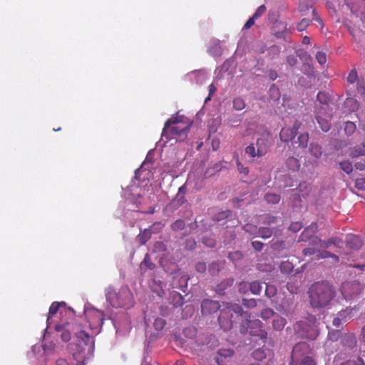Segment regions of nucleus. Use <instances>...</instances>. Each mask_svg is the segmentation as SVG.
<instances>
[{"label":"nucleus","mask_w":365,"mask_h":365,"mask_svg":"<svg viewBox=\"0 0 365 365\" xmlns=\"http://www.w3.org/2000/svg\"><path fill=\"white\" fill-rule=\"evenodd\" d=\"M310 304L314 308L326 307L334 297L333 288L328 284L317 282L309 291Z\"/></svg>","instance_id":"1"},{"label":"nucleus","mask_w":365,"mask_h":365,"mask_svg":"<svg viewBox=\"0 0 365 365\" xmlns=\"http://www.w3.org/2000/svg\"><path fill=\"white\" fill-rule=\"evenodd\" d=\"M192 125V122L182 115L171 117L165 124L162 135H166L170 131L173 135L184 140Z\"/></svg>","instance_id":"2"},{"label":"nucleus","mask_w":365,"mask_h":365,"mask_svg":"<svg viewBox=\"0 0 365 365\" xmlns=\"http://www.w3.org/2000/svg\"><path fill=\"white\" fill-rule=\"evenodd\" d=\"M219 316V323L224 330H229L232 327V318L241 314L242 308L237 304H223Z\"/></svg>","instance_id":"3"},{"label":"nucleus","mask_w":365,"mask_h":365,"mask_svg":"<svg viewBox=\"0 0 365 365\" xmlns=\"http://www.w3.org/2000/svg\"><path fill=\"white\" fill-rule=\"evenodd\" d=\"M294 329L300 336L309 339H315L319 334L317 319L314 316H309L306 320L297 322Z\"/></svg>","instance_id":"4"},{"label":"nucleus","mask_w":365,"mask_h":365,"mask_svg":"<svg viewBox=\"0 0 365 365\" xmlns=\"http://www.w3.org/2000/svg\"><path fill=\"white\" fill-rule=\"evenodd\" d=\"M78 343L76 346L78 350L73 353V359L76 361V365H84L83 362L86 359L85 351L86 347L88 349L93 348V342L89 344L90 336L83 331L76 333Z\"/></svg>","instance_id":"5"},{"label":"nucleus","mask_w":365,"mask_h":365,"mask_svg":"<svg viewBox=\"0 0 365 365\" xmlns=\"http://www.w3.org/2000/svg\"><path fill=\"white\" fill-rule=\"evenodd\" d=\"M269 148V140L265 138L257 140L255 144H250L245 148V153L252 158L264 155Z\"/></svg>","instance_id":"6"},{"label":"nucleus","mask_w":365,"mask_h":365,"mask_svg":"<svg viewBox=\"0 0 365 365\" xmlns=\"http://www.w3.org/2000/svg\"><path fill=\"white\" fill-rule=\"evenodd\" d=\"M317 237H314L312 240V247H307L303 250V253L304 255L311 256L317 254V259H323L327 257L333 258L336 262H338L339 257L333 254H331L329 251L322 250L324 248H319V244L314 242V240Z\"/></svg>","instance_id":"7"},{"label":"nucleus","mask_w":365,"mask_h":365,"mask_svg":"<svg viewBox=\"0 0 365 365\" xmlns=\"http://www.w3.org/2000/svg\"><path fill=\"white\" fill-rule=\"evenodd\" d=\"M331 116V110L327 105H324L321 108L317 109V120L323 131L327 132L329 130Z\"/></svg>","instance_id":"8"},{"label":"nucleus","mask_w":365,"mask_h":365,"mask_svg":"<svg viewBox=\"0 0 365 365\" xmlns=\"http://www.w3.org/2000/svg\"><path fill=\"white\" fill-rule=\"evenodd\" d=\"M346 81L349 86H353L354 87L355 85L356 92L359 95L364 96L365 94V85L364 80L358 76L356 68H352L349 71L346 77Z\"/></svg>","instance_id":"9"},{"label":"nucleus","mask_w":365,"mask_h":365,"mask_svg":"<svg viewBox=\"0 0 365 365\" xmlns=\"http://www.w3.org/2000/svg\"><path fill=\"white\" fill-rule=\"evenodd\" d=\"M361 289V286L357 282H347L342 284L341 292L345 299H351L357 295Z\"/></svg>","instance_id":"10"},{"label":"nucleus","mask_w":365,"mask_h":365,"mask_svg":"<svg viewBox=\"0 0 365 365\" xmlns=\"http://www.w3.org/2000/svg\"><path fill=\"white\" fill-rule=\"evenodd\" d=\"M86 315L91 327H98L102 325L104 314L101 311L97 309H89L86 311Z\"/></svg>","instance_id":"11"},{"label":"nucleus","mask_w":365,"mask_h":365,"mask_svg":"<svg viewBox=\"0 0 365 365\" xmlns=\"http://www.w3.org/2000/svg\"><path fill=\"white\" fill-rule=\"evenodd\" d=\"M314 242L319 244V248L329 249L334 252L336 251L334 248L340 249L344 245L343 241L337 237H332L327 241H322L320 239L316 238Z\"/></svg>","instance_id":"12"},{"label":"nucleus","mask_w":365,"mask_h":365,"mask_svg":"<svg viewBox=\"0 0 365 365\" xmlns=\"http://www.w3.org/2000/svg\"><path fill=\"white\" fill-rule=\"evenodd\" d=\"M201 307L204 314H210L218 310L221 305L216 301L205 299L202 302Z\"/></svg>","instance_id":"13"},{"label":"nucleus","mask_w":365,"mask_h":365,"mask_svg":"<svg viewBox=\"0 0 365 365\" xmlns=\"http://www.w3.org/2000/svg\"><path fill=\"white\" fill-rule=\"evenodd\" d=\"M261 322L259 320H247V327L250 329V333L252 335H257L259 336L261 339L266 338L267 333L262 329H255V327H259Z\"/></svg>","instance_id":"14"},{"label":"nucleus","mask_w":365,"mask_h":365,"mask_svg":"<svg viewBox=\"0 0 365 365\" xmlns=\"http://www.w3.org/2000/svg\"><path fill=\"white\" fill-rule=\"evenodd\" d=\"M346 245L350 250H356L361 247L362 242L358 236L349 235L346 237Z\"/></svg>","instance_id":"15"},{"label":"nucleus","mask_w":365,"mask_h":365,"mask_svg":"<svg viewBox=\"0 0 365 365\" xmlns=\"http://www.w3.org/2000/svg\"><path fill=\"white\" fill-rule=\"evenodd\" d=\"M297 130L295 127L282 128L279 134L280 139L284 142L292 140L297 135Z\"/></svg>","instance_id":"16"},{"label":"nucleus","mask_w":365,"mask_h":365,"mask_svg":"<svg viewBox=\"0 0 365 365\" xmlns=\"http://www.w3.org/2000/svg\"><path fill=\"white\" fill-rule=\"evenodd\" d=\"M71 325L67 324L66 325H56V330L61 331V337L63 341H68L71 339Z\"/></svg>","instance_id":"17"},{"label":"nucleus","mask_w":365,"mask_h":365,"mask_svg":"<svg viewBox=\"0 0 365 365\" xmlns=\"http://www.w3.org/2000/svg\"><path fill=\"white\" fill-rule=\"evenodd\" d=\"M353 311V309H346L340 312L338 316L333 319V324L336 327H339L342 321H346L347 318H350V315Z\"/></svg>","instance_id":"18"},{"label":"nucleus","mask_w":365,"mask_h":365,"mask_svg":"<svg viewBox=\"0 0 365 365\" xmlns=\"http://www.w3.org/2000/svg\"><path fill=\"white\" fill-rule=\"evenodd\" d=\"M348 154L352 158H359L360 156L365 155V149L362 144L355 145L349 148Z\"/></svg>","instance_id":"19"},{"label":"nucleus","mask_w":365,"mask_h":365,"mask_svg":"<svg viewBox=\"0 0 365 365\" xmlns=\"http://www.w3.org/2000/svg\"><path fill=\"white\" fill-rule=\"evenodd\" d=\"M107 299L113 307H124L125 304L120 299V297L115 293H108Z\"/></svg>","instance_id":"20"},{"label":"nucleus","mask_w":365,"mask_h":365,"mask_svg":"<svg viewBox=\"0 0 365 365\" xmlns=\"http://www.w3.org/2000/svg\"><path fill=\"white\" fill-rule=\"evenodd\" d=\"M309 151L316 159H319L322 154V148L316 143H311L309 145Z\"/></svg>","instance_id":"21"},{"label":"nucleus","mask_w":365,"mask_h":365,"mask_svg":"<svg viewBox=\"0 0 365 365\" xmlns=\"http://www.w3.org/2000/svg\"><path fill=\"white\" fill-rule=\"evenodd\" d=\"M344 106L348 108L349 111H354L359 108L357 101L352 97H349L346 99L344 101Z\"/></svg>","instance_id":"22"},{"label":"nucleus","mask_w":365,"mask_h":365,"mask_svg":"<svg viewBox=\"0 0 365 365\" xmlns=\"http://www.w3.org/2000/svg\"><path fill=\"white\" fill-rule=\"evenodd\" d=\"M61 305H65V303L64 302H61V303L53 302L51 304V305L49 308L48 316V319H47L48 323H49V321H50L51 317L57 312L60 306H61Z\"/></svg>","instance_id":"23"},{"label":"nucleus","mask_w":365,"mask_h":365,"mask_svg":"<svg viewBox=\"0 0 365 365\" xmlns=\"http://www.w3.org/2000/svg\"><path fill=\"white\" fill-rule=\"evenodd\" d=\"M272 324L274 329L281 330L285 325V320L277 315L274 317Z\"/></svg>","instance_id":"24"},{"label":"nucleus","mask_w":365,"mask_h":365,"mask_svg":"<svg viewBox=\"0 0 365 365\" xmlns=\"http://www.w3.org/2000/svg\"><path fill=\"white\" fill-rule=\"evenodd\" d=\"M340 168L346 173L349 174L353 170V166L351 162L345 160L339 163Z\"/></svg>","instance_id":"25"},{"label":"nucleus","mask_w":365,"mask_h":365,"mask_svg":"<svg viewBox=\"0 0 365 365\" xmlns=\"http://www.w3.org/2000/svg\"><path fill=\"white\" fill-rule=\"evenodd\" d=\"M308 140H309V135H308V133H305L301 134L298 137L297 143H298L299 146H300L302 148H305L307 145Z\"/></svg>","instance_id":"26"},{"label":"nucleus","mask_w":365,"mask_h":365,"mask_svg":"<svg viewBox=\"0 0 365 365\" xmlns=\"http://www.w3.org/2000/svg\"><path fill=\"white\" fill-rule=\"evenodd\" d=\"M245 107V103L241 98H236L233 100V108L236 110H242Z\"/></svg>","instance_id":"27"},{"label":"nucleus","mask_w":365,"mask_h":365,"mask_svg":"<svg viewBox=\"0 0 365 365\" xmlns=\"http://www.w3.org/2000/svg\"><path fill=\"white\" fill-rule=\"evenodd\" d=\"M317 101L321 104L319 108H321L324 105H327L331 110L330 106L328 104V97L324 93L319 92L317 94Z\"/></svg>","instance_id":"28"},{"label":"nucleus","mask_w":365,"mask_h":365,"mask_svg":"<svg viewBox=\"0 0 365 365\" xmlns=\"http://www.w3.org/2000/svg\"><path fill=\"white\" fill-rule=\"evenodd\" d=\"M264 197L267 202L272 204L278 203L280 200L279 195L273 193H268Z\"/></svg>","instance_id":"29"},{"label":"nucleus","mask_w":365,"mask_h":365,"mask_svg":"<svg viewBox=\"0 0 365 365\" xmlns=\"http://www.w3.org/2000/svg\"><path fill=\"white\" fill-rule=\"evenodd\" d=\"M257 236H259L262 238H269L272 236V231L270 229L267 227H262L258 230L257 231Z\"/></svg>","instance_id":"30"},{"label":"nucleus","mask_w":365,"mask_h":365,"mask_svg":"<svg viewBox=\"0 0 365 365\" xmlns=\"http://www.w3.org/2000/svg\"><path fill=\"white\" fill-rule=\"evenodd\" d=\"M356 130V125L353 122L347 121L345 124L344 131L346 135H352Z\"/></svg>","instance_id":"31"},{"label":"nucleus","mask_w":365,"mask_h":365,"mask_svg":"<svg viewBox=\"0 0 365 365\" xmlns=\"http://www.w3.org/2000/svg\"><path fill=\"white\" fill-rule=\"evenodd\" d=\"M250 288L252 294H259L262 289V286L258 282H252L250 284Z\"/></svg>","instance_id":"32"},{"label":"nucleus","mask_w":365,"mask_h":365,"mask_svg":"<svg viewBox=\"0 0 365 365\" xmlns=\"http://www.w3.org/2000/svg\"><path fill=\"white\" fill-rule=\"evenodd\" d=\"M252 356L257 361H261L266 357V354L264 350L258 349L252 353Z\"/></svg>","instance_id":"33"},{"label":"nucleus","mask_w":365,"mask_h":365,"mask_svg":"<svg viewBox=\"0 0 365 365\" xmlns=\"http://www.w3.org/2000/svg\"><path fill=\"white\" fill-rule=\"evenodd\" d=\"M269 93H270V97L272 99L278 100L279 98L280 94H279V89L274 85H272L270 87Z\"/></svg>","instance_id":"34"},{"label":"nucleus","mask_w":365,"mask_h":365,"mask_svg":"<svg viewBox=\"0 0 365 365\" xmlns=\"http://www.w3.org/2000/svg\"><path fill=\"white\" fill-rule=\"evenodd\" d=\"M274 316V312L272 309L267 308L262 311L261 317L264 319H267Z\"/></svg>","instance_id":"35"},{"label":"nucleus","mask_w":365,"mask_h":365,"mask_svg":"<svg viewBox=\"0 0 365 365\" xmlns=\"http://www.w3.org/2000/svg\"><path fill=\"white\" fill-rule=\"evenodd\" d=\"M316 59L321 65L327 62V56L324 52L318 51L316 54Z\"/></svg>","instance_id":"36"},{"label":"nucleus","mask_w":365,"mask_h":365,"mask_svg":"<svg viewBox=\"0 0 365 365\" xmlns=\"http://www.w3.org/2000/svg\"><path fill=\"white\" fill-rule=\"evenodd\" d=\"M310 21L307 19H303L297 25V30L302 31L306 29L309 26Z\"/></svg>","instance_id":"37"},{"label":"nucleus","mask_w":365,"mask_h":365,"mask_svg":"<svg viewBox=\"0 0 365 365\" xmlns=\"http://www.w3.org/2000/svg\"><path fill=\"white\" fill-rule=\"evenodd\" d=\"M244 229H245V232H249L252 235L257 236L258 234L257 233L258 230L254 225H247L245 226Z\"/></svg>","instance_id":"38"},{"label":"nucleus","mask_w":365,"mask_h":365,"mask_svg":"<svg viewBox=\"0 0 365 365\" xmlns=\"http://www.w3.org/2000/svg\"><path fill=\"white\" fill-rule=\"evenodd\" d=\"M316 230H317V225L313 223L304 231V232L302 233V236L311 235L314 234L316 232Z\"/></svg>","instance_id":"39"},{"label":"nucleus","mask_w":365,"mask_h":365,"mask_svg":"<svg viewBox=\"0 0 365 365\" xmlns=\"http://www.w3.org/2000/svg\"><path fill=\"white\" fill-rule=\"evenodd\" d=\"M165 324L164 319L158 318L154 322V327L157 330H161Z\"/></svg>","instance_id":"40"},{"label":"nucleus","mask_w":365,"mask_h":365,"mask_svg":"<svg viewBox=\"0 0 365 365\" xmlns=\"http://www.w3.org/2000/svg\"><path fill=\"white\" fill-rule=\"evenodd\" d=\"M209 51L214 56H219L221 53V48L218 43H216L209 49Z\"/></svg>","instance_id":"41"},{"label":"nucleus","mask_w":365,"mask_h":365,"mask_svg":"<svg viewBox=\"0 0 365 365\" xmlns=\"http://www.w3.org/2000/svg\"><path fill=\"white\" fill-rule=\"evenodd\" d=\"M266 11V7L264 5H261L260 6H259L257 8V9L256 10L255 13L253 15V17L255 19H257L259 18V16H261Z\"/></svg>","instance_id":"42"},{"label":"nucleus","mask_w":365,"mask_h":365,"mask_svg":"<svg viewBox=\"0 0 365 365\" xmlns=\"http://www.w3.org/2000/svg\"><path fill=\"white\" fill-rule=\"evenodd\" d=\"M282 272H288L292 269V265L288 262H283L280 265Z\"/></svg>","instance_id":"43"},{"label":"nucleus","mask_w":365,"mask_h":365,"mask_svg":"<svg viewBox=\"0 0 365 365\" xmlns=\"http://www.w3.org/2000/svg\"><path fill=\"white\" fill-rule=\"evenodd\" d=\"M355 184L358 189L365 190V178H358Z\"/></svg>","instance_id":"44"},{"label":"nucleus","mask_w":365,"mask_h":365,"mask_svg":"<svg viewBox=\"0 0 365 365\" xmlns=\"http://www.w3.org/2000/svg\"><path fill=\"white\" fill-rule=\"evenodd\" d=\"M219 355L221 357H230L233 355V351L230 349H221L219 351Z\"/></svg>","instance_id":"45"},{"label":"nucleus","mask_w":365,"mask_h":365,"mask_svg":"<svg viewBox=\"0 0 365 365\" xmlns=\"http://www.w3.org/2000/svg\"><path fill=\"white\" fill-rule=\"evenodd\" d=\"M299 365H315V363L312 358L306 356L301 361Z\"/></svg>","instance_id":"46"},{"label":"nucleus","mask_w":365,"mask_h":365,"mask_svg":"<svg viewBox=\"0 0 365 365\" xmlns=\"http://www.w3.org/2000/svg\"><path fill=\"white\" fill-rule=\"evenodd\" d=\"M288 165H292L294 166L293 169H297L299 166L298 160L294 158H290L287 160Z\"/></svg>","instance_id":"47"},{"label":"nucleus","mask_w":365,"mask_h":365,"mask_svg":"<svg viewBox=\"0 0 365 365\" xmlns=\"http://www.w3.org/2000/svg\"><path fill=\"white\" fill-rule=\"evenodd\" d=\"M287 63L291 66H294L297 63V57L294 56H289L287 57Z\"/></svg>","instance_id":"48"},{"label":"nucleus","mask_w":365,"mask_h":365,"mask_svg":"<svg viewBox=\"0 0 365 365\" xmlns=\"http://www.w3.org/2000/svg\"><path fill=\"white\" fill-rule=\"evenodd\" d=\"M196 269L199 272H203L206 269V264L205 262H198L196 264Z\"/></svg>","instance_id":"49"},{"label":"nucleus","mask_w":365,"mask_h":365,"mask_svg":"<svg viewBox=\"0 0 365 365\" xmlns=\"http://www.w3.org/2000/svg\"><path fill=\"white\" fill-rule=\"evenodd\" d=\"M184 227V222L182 220H177L173 225V228L174 230H180L183 228Z\"/></svg>","instance_id":"50"},{"label":"nucleus","mask_w":365,"mask_h":365,"mask_svg":"<svg viewBox=\"0 0 365 365\" xmlns=\"http://www.w3.org/2000/svg\"><path fill=\"white\" fill-rule=\"evenodd\" d=\"M356 169L363 171L365 170V161H359L354 165Z\"/></svg>","instance_id":"51"},{"label":"nucleus","mask_w":365,"mask_h":365,"mask_svg":"<svg viewBox=\"0 0 365 365\" xmlns=\"http://www.w3.org/2000/svg\"><path fill=\"white\" fill-rule=\"evenodd\" d=\"M252 246L256 250L260 251L263 247V244L259 241H254L252 242Z\"/></svg>","instance_id":"52"},{"label":"nucleus","mask_w":365,"mask_h":365,"mask_svg":"<svg viewBox=\"0 0 365 365\" xmlns=\"http://www.w3.org/2000/svg\"><path fill=\"white\" fill-rule=\"evenodd\" d=\"M255 18L252 16V18L249 19L248 21L245 23L244 25L245 29H250L255 23Z\"/></svg>","instance_id":"53"},{"label":"nucleus","mask_w":365,"mask_h":365,"mask_svg":"<svg viewBox=\"0 0 365 365\" xmlns=\"http://www.w3.org/2000/svg\"><path fill=\"white\" fill-rule=\"evenodd\" d=\"M212 147L214 150H217L220 147V141L217 139H213L212 141Z\"/></svg>","instance_id":"54"},{"label":"nucleus","mask_w":365,"mask_h":365,"mask_svg":"<svg viewBox=\"0 0 365 365\" xmlns=\"http://www.w3.org/2000/svg\"><path fill=\"white\" fill-rule=\"evenodd\" d=\"M237 169L240 173H242L246 175L248 173V169L247 168L243 167V165H241L240 163H237Z\"/></svg>","instance_id":"55"},{"label":"nucleus","mask_w":365,"mask_h":365,"mask_svg":"<svg viewBox=\"0 0 365 365\" xmlns=\"http://www.w3.org/2000/svg\"><path fill=\"white\" fill-rule=\"evenodd\" d=\"M203 242L206 245H207L208 247H210L215 246V241L213 240H212V239L208 240H206L205 239H204L203 240Z\"/></svg>","instance_id":"56"},{"label":"nucleus","mask_w":365,"mask_h":365,"mask_svg":"<svg viewBox=\"0 0 365 365\" xmlns=\"http://www.w3.org/2000/svg\"><path fill=\"white\" fill-rule=\"evenodd\" d=\"M210 272L212 273V274H215V271H218V267H217V264H212V265L210 267V269H209Z\"/></svg>","instance_id":"57"},{"label":"nucleus","mask_w":365,"mask_h":365,"mask_svg":"<svg viewBox=\"0 0 365 365\" xmlns=\"http://www.w3.org/2000/svg\"><path fill=\"white\" fill-rule=\"evenodd\" d=\"M57 365H70L65 359H60L56 361Z\"/></svg>","instance_id":"58"},{"label":"nucleus","mask_w":365,"mask_h":365,"mask_svg":"<svg viewBox=\"0 0 365 365\" xmlns=\"http://www.w3.org/2000/svg\"><path fill=\"white\" fill-rule=\"evenodd\" d=\"M209 91H210V95H211L212 93H213L215 91V87L214 86L213 84H210L209 86Z\"/></svg>","instance_id":"59"},{"label":"nucleus","mask_w":365,"mask_h":365,"mask_svg":"<svg viewBox=\"0 0 365 365\" xmlns=\"http://www.w3.org/2000/svg\"><path fill=\"white\" fill-rule=\"evenodd\" d=\"M291 229L293 230H298L299 229V226L298 223L292 224L291 226Z\"/></svg>","instance_id":"60"},{"label":"nucleus","mask_w":365,"mask_h":365,"mask_svg":"<svg viewBox=\"0 0 365 365\" xmlns=\"http://www.w3.org/2000/svg\"><path fill=\"white\" fill-rule=\"evenodd\" d=\"M309 42H310V39H309V37H307V36H304V37L303 38L302 43H303L304 44H309Z\"/></svg>","instance_id":"61"},{"label":"nucleus","mask_w":365,"mask_h":365,"mask_svg":"<svg viewBox=\"0 0 365 365\" xmlns=\"http://www.w3.org/2000/svg\"><path fill=\"white\" fill-rule=\"evenodd\" d=\"M145 237L146 239L147 238H149L150 237V232H147V231H145L143 235L140 237V240H142V239Z\"/></svg>","instance_id":"62"},{"label":"nucleus","mask_w":365,"mask_h":365,"mask_svg":"<svg viewBox=\"0 0 365 365\" xmlns=\"http://www.w3.org/2000/svg\"><path fill=\"white\" fill-rule=\"evenodd\" d=\"M329 338H330L331 340H335V339H336V337H337V336H336V334H329Z\"/></svg>","instance_id":"63"},{"label":"nucleus","mask_w":365,"mask_h":365,"mask_svg":"<svg viewBox=\"0 0 365 365\" xmlns=\"http://www.w3.org/2000/svg\"><path fill=\"white\" fill-rule=\"evenodd\" d=\"M250 307H254V306H255V300H252V301H250Z\"/></svg>","instance_id":"64"}]
</instances>
